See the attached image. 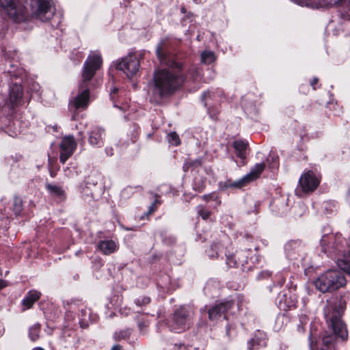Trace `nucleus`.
<instances>
[{"label": "nucleus", "instance_id": "nucleus-16", "mask_svg": "<svg viewBox=\"0 0 350 350\" xmlns=\"http://www.w3.org/2000/svg\"><path fill=\"white\" fill-rule=\"evenodd\" d=\"M40 293L37 291H30L22 301L23 310H27L31 308L33 304L40 297Z\"/></svg>", "mask_w": 350, "mask_h": 350}, {"label": "nucleus", "instance_id": "nucleus-4", "mask_svg": "<svg viewBox=\"0 0 350 350\" xmlns=\"http://www.w3.org/2000/svg\"><path fill=\"white\" fill-rule=\"evenodd\" d=\"M116 68L122 71L127 77L131 78L139 70V60L134 55H129L114 62Z\"/></svg>", "mask_w": 350, "mask_h": 350}, {"label": "nucleus", "instance_id": "nucleus-28", "mask_svg": "<svg viewBox=\"0 0 350 350\" xmlns=\"http://www.w3.org/2000/svg\"><path fill=\"white\" fill-rule=\"evenodd\" d=\"M189 74L192 76L193 80H196L198 76L200 75V70H198L197 68H192L190 70Z\"/></svg>", "mask_w": 350, "mask_h": 350}, {"label": "nucleus", "instance_id": "nucleus-40", "mask_svg": "<svg viewBox=\"0 0 350 350\" xmlns=\"http://www.w3.org/2000/svg\"><path fill=\"white\" fill-rule=\"evenodd\" d=\"M210 94V92H205L203 93L202 94V98L204 99L208 95Z\"/></svg>", "mask_w": 350, "mask_h": 350}, {"label": "nucleus", "instance_id": "nucleus-41", "mask_svg": "<svg viewBox=\"0 0 350 350\" xmlns=\"http://www.w3.org/2000/svg\"><path fill=\"white\" fill-rule=\"evenodd\" d=\"M32 350H44V349L41 347H36V348H33Z\"/></svg>", "mask_w": 350, "mask_h": 350}, {"label": "nucleus", "instance_id": "nucleus-6", "mask_svg": "<svg viewBox=\"0 0 350 350\" xmlns=\"http://www.w3.org/2000/svg\"><path fill=\"white\" fill-rule=\"evenodd\" d=\"M190 325L189 314L185 308L177 310L170 323L171 331L176 333L186 330Z\"/></svg>", "mask_w": 350, "mask_h": 350}, {"label": "nucleus", "instance_id": "nucleus-9", "mask_svg": "<svg viewBox=\"0 0 350 350\" xmlns=\"http://www.w3.org/2000/svg\"><path fill=\"white\" fill-rule=\"evenodd\" d=\"M319 183L320 177L310 170L304 173L299 180V185L304 193L313 191Z\"/></svg>", "mask_w": 350, "mask_h": 350}, {"label": "nucleus", "instance_id": "nucleus-2", "mask_svg": "<svg viewBox=\"0 0 350 350\" xmlns=\"http://www.w3.org/2000/svg\"><path fill=\"white\" fill-rule=\"evenodd\" d=\"M183 82L172 70L161 69L154 75V92L160 96L168 95L175 91Z\"/></svg>", "mask_w": 350, "mask_h": 350}, {"label": "nucleus", "instance_id": "nucleus-33", "mask_svg": "<svg viewBox=\"0 0 350 350\" xmlns=\"http://www.w3.org/2000/svg\"><path fill=\"white\" fill-rule=\"evenodd\" d=\"M7 286H8L7 281L0 279V290L6 287Z\"/></svg>", "mask_w": 350, "mask_h": 350}, {"label": "nucleus", "instance_id": "nucleus-25", "mask_svg": "<svg viewBox=\"0 0 350 350\" xmlns=\"http://www.w3.org/2000/svg\"><path fill=\"white\" fill-rule=\"evenodd\" d=\"M198 209V215L201 216L203 219H206L209 217L211 212L206 210L204 206H199Z\"/></svg>", "mask_w": 350, "mask_h": 350}, {"label": "nucleus", "instance_id": "nucleus-34", "mask_svg": "<svg viewBox=\"0 0 350 350\" xmlns=\"http://www.w3.org/2000/svg\"><path fill=\"white\" fill-rule=\"evenodd\" d=\"M343 0H330L328 2V4L332 5V4H339L342 2Z\"/></svg>", "mask_w": 350, "mask_h": 350}, {"label": "nucleus", "instance_id": "nucleus-42", "mask_svg": "<svg viewBox=\"0 0 350 350\" xmlns=\"http://www.w3.org/2000/svg\"><path fill=\"white\" fill-rule=\"evenodd\" d=\"M150 301V299L149 298H146L144 302L145 303H148Z\"/></svg>", "mask_w": 350, "mask_h": 350}, {"label": "nucleus", "instance_id": "nucleus-18", "mask_svg": "<svg viewBox=\"0 0 350 350\" xmlns=\"http://www.w3.org/2000/svg\"><path fill=\"white\" fill-rule=\"evenodd\" d=\"M23 96V89L19 85H14L10 92V102L13 105H17Z\"/></svg>", "mask_w": 350, "mask_h": 350}, {"label": "nucleus", "instance_id": "nucleus-36", "mask_svg": "<svg viewBox=\"0 0 350 350\" xmlns=\"http://www.w3.org/2000/svg\"><path fill=\"white\" fill-rule=\"evenodd\" d=\"M230 329H231V326L230 325H228L226 327V334L228 337H230Z\"/></svg>", "mask_w": 350, "mask_h": 350}, {"label": "nucleus", "instance_id": "nucleus-35", "mask_svg": "<svg viewBox=\"0 0 350 350\" xmlns=\"http://www.w3.org/2000/svg\"><path fill=\"white\" fill-rule=\"evenodd\" d=\"M318 78H314L313 80L311 81V85L313 87L314 90H315L314 85L318 83Z\"/></svg>", "mask_w": 350, "mask_h": 350}, {"label": "nucleus", "instance_id": "nucleus-29", "mask_svg": "<svg viewBox=\"0 0 350 350\" xmlns=\"http://www.w3.org/2000/svg\"><path fill=\"white\" fill-rule=\"evenodd\" d=\"M234 258V257L232 256L227 257V264L230 267L237 266V262Z\"/></svg>", "mask_w": 350, "mask_h": 350}, {"label": "nucleus", "instance_id": "nucleus-14", "mask_svg": "<svg viewBox=\"0 0 350 350\" xmlns=\"http://www.w3.org/2000/svg\"><path fill=\"white\" fill-rule=\"evenodd\" d=\"M105 136V131L100 127L94 128L89 134L88 142L93 146H101L103 145V138Z\"/></svg>", "mask_w": 350, "mask_h": 350}, {"label": "nucleus", "instance_id": "nucleus-7", "mask_svg": "<svg viewBox=\"0 0 350 350\" xmlns=\"http://www.w3.org/2000/svg\"><path fill=\"white\" fill-rule=\"evenodd\" d=\"M0 6L16 21L23 19L25 8L16 0H0Z\"/></svg>", "mask_w": 350, "mask_h": 350}, {"label": "nucleus", "instance_id": "nucleus-39", "mask_svg": "<svg viewBox=\"0 0 350 350\" xmlns=\"http://www.w3.org/2000/svg\"><path fill=\"white\" fill-rule=\"evenodd\" d=\"M122 347L120 345H114L111 350H121Z\"/></svg>", "mask_w": 350, "mask_h": 350}, {"label": "nucleus", "instance_id": "nucleus-21", "mask_svg": "<svg viewBox=\"0 0 350 350\" xmlns=\"http://www.w3.org/2000/svg\"><path fill=\"white\" fill-rule=\"evenodd\" d=\"M215 60L214 53L211 51H204L201 54V61L205 64H211Z\"/></svg>", "mask_w": 350, "mask_h": 350}, {"label": "nucleus", "instance_id": "nucleus-22", "mask_svg": "<svg viewBox=\"0 0 350 350\" xmlns=\"http://www.w3.org/2000/svg\"><path fill=\"white\" fill-rule=\"evenodd\" d=\"M40 327L38 325H33L29 329V338L31 340L35 341L39 338Z\"/></svg>", "mask_w": 350, "mask_h": 350}, {"label": "nucleus", "instance_id": "nucleus-32", "mask_svg": "<svg viewBox=\"0 0 350 350\" xmlns=\"http://www.w3.org/2000/svg\"><path fill=\"white\" fill-rule=\"evenodd\" d=\"M332 337H325L323 339V343L325 345H328L329 343L332 342Z\"/></svg>", "mask_w": 350, "mask_h": 350}, {"label": "nucleus", "instance_id": "nucleus-24", "mask_svg": "<svg viewBox=\"0 0 350 350\" xmlns=\"http://www.w3.org/2000/svg\"><path fill=\"white\" fill-rule=\"evenodd\" d=\"M167 141L170 144L174 145V146H178L180 144L179 137H178V135L174 132H172V133H170V134H168Z\"/></svg>", "mask_w": 350, "mask_h": 350}, {"label": "nucleus", "instance_id": "nucleus-15", "mask_svg": "<svg viewBox=\"0 0 350 350\" xmlns=\"http://www.w3.org/2000/svg\"><path fill=\"white\" fill-rule=\"evenodd\" d=\"M98 248L103 254L109 255L118 250V244L113 240H103L98 243Z\"/></svg>", "mask_w": 350, "mask_h": 350}, {"label": "nucleus", "instance_id": "nucleus-3", "mask_svg": "<svg viewBox=\"0 0 350 350\" xmlns=\"http://www.w3.org/2000/svg\"><path fill=\"white\" fill-rule=\"evenodd\" d=\"M344 276L337 271H329L320 275L315 286L322 293L335 291L346 284Z\"/></svg>", "mask_w": 350, "mask_h": 350}, {"label": "nucleus", "instance_id": "nucleus-30", "mask_svg": "<svg viewBox=\"0 0 350 350\" xmlns=\"http://www.w3.org/2000/svg\"><path fill=\"white\" fill-rule=\"evenodd\" d=\"M21 207H22V203H21V201L20 200H16L15 201V210H16V213H19L21 211Z\"/></svg>", "mask_w": 350, "mask_h": 350}, {"label": "nucleus", "instance_id": "nucleus-19", "mask_svg": "<svg viewBox=\"0 0 350 350\" xmlns=\"http://www.w3.org/2000/svg\"><path fill=\"white\" fill-rule=\"evenodd\" d=\"M337 265L340 269L350 274V258L349 256H344L342 258H338Z\"/></svg>", "mask_w": 350, "mask_h": 350}, {"label": "nucleus", "instance_id": "nucleus-27", "mask_svg": "<svg viewBox=\"0 0 350 350\" xmlns=\"http://www.w3.org/2000/svg\"><path fill=\"white\" fill-rule=\"evenodd\" d=\"M162 51H163V43H159L157 46V53L158 57L161 59V62L163 61V55H162Z\"/></svg>", "mask_w": 350, "mask_h": 350}, {"label": "nucleus", "instance_id": "nucleus-8", "mask_svg": "<svg viewBox=\"0 0 350 350\" xmlns=\"http://www.w3.org/2000/svg\"><path fill=\"white\" fill-rule=\"evenodd\" d=\"M330 308L325 310V317L327 322L332 327L336 335L340 337L342 339H347L348 332L347 328L343 325L340 317L336 315H333L329 313Z\"/></svg>", "mask_w": 350, "mask_h": 350}, {"label": "nucleus", "instance_id": "nucleus-10", "mask_svg": "<svg viewBox=\"0 0 350 350\" xmlns=\"http://www.w3.org/2000/svg\"><path fill=\"white\" fill-rule=\"evenodd\" d=\"M76 147L77 143L72 136H66L62 139L59 145V159L62 163H64L72 155Z\"/></svg>", "mask_w": 350, "mask_h": 350}, {"label": "nucleus", "instance_id": "nucleus-38", "mask_svg": "<svg viewBox=\"0 0 350 350\" xmlns=\"http://www.w3.org/2000/svg\"><path fill=\"white\" fill-rule=\"evenodd\" d=\"M105 150L108 155H112L113 154V149L111 148H107Z\"/></svg>", "mask_w": 350, "mask_h": 350}, {"label": "nucleus", "instance_id": "nucleus-20", "mask_svg": "<svg viewBox=\"0 0 350 350\" xmlns=\"http://www.w3.org/2000/svg\"><path fill=\"white\" fill-rule=\"evenodd\" d=\"M46 187L53 196L59 198L64 197V191L61 187L51 184H47Z\"/></svg>", "mask_w": 350, "mask_h": 350}, {"label": "nucleus", "instance_id": "nucleus-13", "mask_svg": "<svg viewBox=\"0 0 350 350\" xmlns=\"http://www.w3.org/2000/svg\"><path fill=\"white\" fill-rule=\"evenodd\" d=\"M233 303L228 301L219 304L215 305L208 311V317L211 320H215L221 316L222 313L227 312L232 306Z\"/></svg>", "mask_w": 350, "mask_h": 350}, {"label": "nucleus", "instance_id": "nucleus-17", "mask_svg": "<svg viewBox=\"0 0 350 350\" xmlns=\"http://www.w3.org/2000/svg\"><path fill=\"white\" fill-rule=\"evenodd\" d=\"M232 146L237 157L242 160L245 159L247 155L248 144L243 140H236L233 142Z\"/></svg>", "mask_w": 350, "mask_h": 350}, {"label": "nucleus", "instance_id": "nucleus-12", "mask_svg": "<svg viewBox=\"0 0 350 350\" xmlns=\"http://www.w3.org/2000/svg\"><path fill=\"white\" fill-rule=\"evenodd\" d=\"M338 243H342V239L339 235L329 234L323 236L321 240V244L325 252L330 249H335L338 247Z\"/></svg>", "mask_w": 350, "mask_h": 350}, {"label": "nucleus", "instance_id": "nucleus-26", "mask_svg": "<svg viewBox=\"0 0 350 350\" xmlns=\"http://www.w3.org/2000/svg\"><path fill=\"white\" fill-rule=\"evenodd\" d=\"M201 164H202L201 159H196L194 161H187L185 163V165L183 166V168H184L185 171H187L189 166L197 167V166L201 165Z\"/></svg>", "mask_w": 350, "mask_h": 350}, {"label": "nucleus", "instance_id": "nucleus-11", "mask_svg": "<svg viewBox=\"0 0 350 350\" xmlns=\"http://www.w3.org/2000/svg\"><path fill=\"white\" fill-rule=\"evenodd\" d=\"M265 165L263 163H257L250 171L241 180L234 182L231 186L237 188H241L245 186L249 182L257 178L264 170Z\"/></svg>", "mask_w": 350, "mask_h": 350}, {"label": "nucleus", "instance_id": "nucleus-37", "mask_svg": "<svg viewBox=\"0 0 350 350\" xmlns=\"http://www.w3.org/2000/svg\"><path fill=\"white\" fill-rule=\"evenodd\" d=\"M117 92H118V89L116 88H113V90H111V93H110L111 99L114 98L113 95V94L116 93Z\"/></svg>", "mask_w": 350, "mask_h": 350}, {"label": "nucleus", "instance_id": "nucleus-43", "mask_svg": "<svg viewBox=\"0 0 350 350\" xmlns=\"http://www.w3.org/2000/svg\"><path fill=\"white\" fill-rule=\"evenodd\" d=\"M208 197H209L208 196H203V198H204V200H207Z\"/></svg>", "mask_w": 350, "mask_h": 350}, {"label": "nucleus", "instance_id": "nucleus-5", "mask_svg": "<svg viewBox=\"0 0 350 350\" xmlns=\"http://www.w3.org/2000/svg\"><path fill=\"white\" fill-rule=\"evenodd\" d=\"M54 14L55 8L50 0H36L35 5L32 7L33 16L41 21L51 19Z\"/></svg>", "mask_w": 350, "mask_h": 350}, {"label": "nucleus", "instance_id": "nucleus-1", "mask_svg": "<svg viewBox=\"0 0 350 350\" xmlns=\"http://www.w3.org/2000/svg\"><path fill=\"white\" fill-rule=\"evenodd\" d=\"M103 63L100 53L98 51H92L84 62L82 79L79 84L78 94L70 101V107L75 109L87 108L90 101V91L88 83L92 79L95 72L98 70Z\"/></svg>", "mask_w": 350, "mask_h": 350}, {"label": "nucleus", "instance_id": "nucleus-31", "mask_svg": "<svg viewBox=\"0 0 350 350\" xmlns=\"http://www.w3.org/2000/svg\"><path fill=\"white\" fill-rule=\"evenodd\" d=\"M157 203L160 204L161 202L159 200H156L154 201V202L149 207V211H148L149 213H152V212L154 211V210H155L154 206H155L156 204H157Z\"/></svg>", "mask_w": 350, "mask_h": 350}, {"label": "nucleus", "instance_id": "nucleus-23", "mask_svg": "<svg viewBox=\"0 0 350 350\" xmlns=\"http://www.w3.org/2000/svg\"><path fill=\"white\" fill-rule=\"evenodd\" d=\"M131 334V330L129 329L120 330L114 334L116 340H122L127 338Z\"/></svg>", "mask_w": 350, "mask_h": 350}, {"label": "nucleus", "instance_id": "nucleus-44", "mask_svg": "<svg viewBox=\"0 0 350 350\" xmlns=\"http://www.w3.org/2000/svg\"><path fill=\"white\" fill-rule=\"evenodd\" d=\"M232 160L236 162V161L234 160V159L233 157H232Z\"/></svg>", "mask_w": 350, "mask_h": 350}]
</instances>
